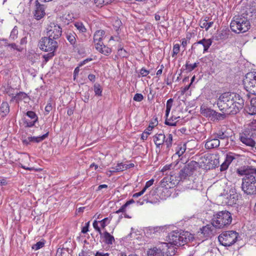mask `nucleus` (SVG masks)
<instances>
[{
    "label": "nucleus",
    "instance_id": "nucleus-1",
    "mask_svg": "<svg viewBox=\"0 0 256 256\" xmlns=\"http://www.w3.org/2000/svg\"><path fill=\"white\" fill-rule=\"evenodd\" d=\"M238 173L244 176L242 184V190L248 195L256 194V169L250 166L238 169Z\"/></svg>",
    "mask_w": 256,
    "mask_h": 256
},
{
    "label": "nucleus",
    "instance_id": "nucleus-2",
    "mask_svg": "<svg viewBox=\"0 0 256 256\" xmlns=\"http://www.w3.org/2000/svg\"><path fill=\"white\" fill-rule=\"evenodd\" d=\"M234 96L232 92H224L219 97L217 105L222 113L226 114H236L232 108L234 106L233 102Z\"/></svg>",
    "mask_w": 256,
    "mask_h": 256
},
{
    "label": "nucleus",
    "instance_id": "nucleus-3",
    "mask_svg": "<svg viewBox=\"0 0 256 256\" xmlns=\"http://www.w3.org/2000/svg\"><path fill=\"white\" fill-rule=\"evenodd\" d=\"M246 16V14H243L233 18L230 24V27L232 32L237 34L243 33L250 28V22Z\"/></svg>",
    "mask_w": 256,
    "mask_h": 256
},
{
    "label": "nucleus",
    "instance_id": "nucleus-4",
    "mask_svg": "<svg viewBox=\"0 0 256 256\" xmlns=\"http://www.w3.org/2000/svg\"><path fill=\"white\" fill-rule=\"evenodd\" d=\"M232 221L231 213L227 210H222L214 214L212 224L216 228H222L230 225Z\"/></svg>",
    "mask_w": 256,
    "mask_h": 256
},
{
    "label": "nucleus",
    "instance_id": "nucleus-5",
    "mask_svg": "<svg viewBox=\"0 0 256 256\" xmlns=\"http://www.w3.org/2000/svg\"><path fill=\"white\" fill-rule=\"evenodd\" d=\"M188 232H182L181 230H176L169 233L167 236V240L171 244L180 246L186 243L188 240Z\"/></svg>",
    "mask_w": 256,
    "mask_h": 256
},
{
    "label": "nucleus",
    "instance_id": "nucleus-6",
    "mask_svg": "<svg viewBox=\"0 0 256 256\" xmlns=\"http://www.w3.org/2000/svg\"><path fill=\"white\" fill-rule=\"evenodd\" d=\"M238 234L235 231H226L221 234L218 237L220 244L224 246H230L238 240Z\"/></svg>",
    "mask_w": 256,
    "mask_h": 256
},
{
    "label": "nucleus",
    "instance_id": "nucleus-7",
    "mask_svg": "<svg viewBox=\"0 0 256 256\" xmlns=\"http://www.w3.org/2000/svg\"><path fill=\"white\" fill-rule=\"evenodd\" d=\"M245 89L250 94L256 95V72L247 73L243 80Z\"/></svg>",
    "mask_w": 256,
    "mask_h": 256
},
{
    "label": "nucleus",
    "instance_id": "nucleus-8",
    "mask_svg": "<svg viewBox=\"0 0 256 256\" xmlns=\"http://www.w3.org/2000/svg\"><path fill=\"white\" fill-rule=\"evenodd\" d=\"M38 46L41 50L44 52L56 51L58 44L56 40L46 36L42 38L39 41Z\"/></svg>",
    "mask_w": 256,
    "mask_h": 256
},
{
    "label": "nucleus",
    "instance_id": "nucleus-9",
    "mask_svg": "<svg viewBox=\"0 0 256 256\" xmlns=\"http://www.w3.org/2000/svg\"><path fill=\"white\" fill-rule=\"evenodd\" d=\"M62 34V28L58 24L50 22L46 28V36L56 40Z\"/></svg>",
    "mask_w": 256,
    "mask_h": 256
},
{
    "label": "nucleus",
    "instance_id": "nucleus-10",
    "mask_svg": "<svg viewBox=\"0 0 256 256\" xmlns=\"http://www.w3.org/2000/svg\"><path fill=\"white\" fill-rule=\"evenodd\" d=\"M220 196L222 200V203L228 206L236 204L238 199V195L234 188H231L228 192L222 194Z\"/></svg>",
    "mask_w": 256,
    "mask_h": 256
},
{
    "label": "nucleus",
    "instance_id": "nucleus-11",
    "mask_svg": "<svg viewBox=\"0 0 256 256\" xmlns=\"http://www.w3.org/2000/svg\"><path fill=\"white\" fill-rule=\"evenodd\" d=\"M196 165H197V163L196 162L192 161L181 170L180 172V180H184L187 176L192 175Z\"/></svg>",
    "mask_w": 256,
    "mask_h": 256
},
{
    "label": "nucleus",
    "instance_id": "nucleus-12",
    "mask_svg": "<svg viewBox=\"0 0 256 256\" xmlns=\"http://www.w3.org/2000/svg\"><path fill=\"white\" fill-rule=\"evenodd\" d=\"M212 38L206 39L205 38L194 42L192 46V50L194 52V50L198 48L199 44H202L204 47L203 53L208 51V48L212 45Z\"/></svg>",
    "mask_w": 256,
    "mask_h": 256
},
{
    "label": "nucleus",
    "instance_id": "nucleus-13",
    "mask_svg": "<svg viewBox=\"0 0 256 256\" xmlns=\"http://www.w3.org/2000/svg\"><path fill=\"white\" fill-rule=\"evenodd\" d=\"M234 96L233 102L234 106L233 110L236 114L240 110L242 109L244 105V100L238 94L232 92Z\"/></svg>",
    "mask_w": 256,
    "mask_h": 256
},
{
    "label": "nucleus",
    "instance_id": "nucleus-14",
    "mask_svg": "<svg viewBox=\"0 0 256 256\" xmlns=\"http://www.w3.org/2000/svg\"><path fill=\"white\" fill-rule=\"evenodd\" d=\"M26 115L27 117L24 119V123L26 124L25 126L27 127L34 126L38 120V117L36 113L33 111H28Z\"/></svg>",
    "mask_w": 256,
    "mask_h": 256
},
{
    "label": "nucleus",
    "instance_id": "nucleus-15",
    "mask_svg": "<svg viewBox=\"0 0 256 256\" xmlns=\"http://www.w3.org/2000/svg\"><path fill=\"white\" fill-rule=\"evenodd\" d=\"M48 132H46L44 134L38 136H28L27 138L22 140V142L26 146L32 143H38L42 142L48 137Z\"/></svg>",
    "mask_w": 256,
    "mask_h": 256
},
{
    "label": "nucleus",
    "instance_id": "nucleus-16",
    "mask_svg": "<svg viewBox=\"0 0 256 256\" xmlns=\"http://www.w3.org/2000/svg\"><path fill=\"white\" fill-rule=\"evenodd\" d=\"M36 10L34 13V17L37 20H40L46 14L44 6L40 4L38 0L35 2Z\"/></svg>",
    "mask_w": 256,
    "mask_h": 256
},
{
    "label": "nucleus",
    "instance_id": "nucleus-17",
    "mask_svg": "<svg viewBox=\"0 0 256 256\" xmlns=\"http://www.w3.org/2000/svg\"><path fill=\"white\" fill-rule=\"evenodd\" d=\"M76 34L74 32H68L66 34V38L72 46L74 49L78 53L80 52V48L82 47L80 44L76 43Z\"/></svg>",
    "mask_w": 256,
    "mask_h": 256
},
{
    "label": "nucleus",
    "instance_id": "nucleus-18",
    "mask_svg": "<svg viewBox=\"0 0 256 256\" xmlns=\"http://www.w3.org/2000/svg\"><path fill=\"white\" fill-rule=\"evenodd\" d=\"M215 226L211 224H207L203 226L200 229L201 234H202L205 238L211 237L215 232Z\"/></svg>",
    "mask_w": 256,
    "mask_h": 256
},
{
    "label": "nucleus",
    "instance_id": "nucleus-19",
    "mask_svg": "<svg viewBox=\"0 0 256 256\" xmlns=\"http://www.w3.org/2000/svg\"><path fill=\"white\" fill-rule=\"evenodd\" d=\"M234 159V154L229 152L224 156V160L220 165V171L226 170L232 161Z\"/></svg>",
    "mask_w": 256,
    "mask_h": 256
},
{
    "label": "nucleus",
    "instance_id": "nucleus-20",
    "mask_svg": "<svg viewBox=\"0 0 256 256\" xmlns=\"http://www.w3.org/2000/svg\"><path fill=\"white\" fill-rule=\"evenodd\" d=\"M96 48L100 53L106 55L108 56L112 52V50L105 45L103 44L102 42H97L96 44Z\"/></svg>",
    "mask_w": 256,
    "mask_h": 256
},
{
    "label": "nucleus",
    "instance_id": "nucleus-21",
    "mask_svg": "<svg viewBox=\"0 0 256 256\" xmlns=\"http://www.w3.org/2000/svg\"><path fill=\"white\" fill-rule=\"evenodd\" d=\"M200 114L212 120L214 114H215V110L206 108V106H201L200 108Z\"/></svg>",
    "mask_w": 256,
    "mask_h": 256
},
{
    "label": "nucleus",
    "instance_id": "nucleus-22",
    "mask_svg": "<svg viewBox=\"0 0 256 256\" xmlns=\"http://www.w3.org/2000/svg\"><path fill=\"white\" fill-rule=\"evenodd\" d=\"M186 148V144L180 142L178 144L175 148V154L174 156H178V157L182 156L185 152Z\"/></svg>",
    "mask_w": 256,
    "mask_h": 256
},
{
    "label": "nucleus",
    "instance_id": "nucleus-23",
    "mask_svg": "<svg viewBox=\"0 0 256 256\" xmlns=\"http://www.w3.org/2000/svg\"><path fill=\"white\" fill-rule=\"evenodd\" d=\"M166 136L164 134H156L154 136V141L157 148L162 145L164 142Z\"/></svg>",
    "mask_w": 256,
    "mask_h": 256
},
{
    "label": "nucleus",
    "instance_id": "nucleus-24",
    "mask_svg": "<svg viewBox=\"0 0 256 256\" xmlns=\"http://www.w3.org/2000/svg\"><path fill=\"white\" fill-rule=\"evenodd\" d=\"M214 22L210 21V18L206 16L204 20H200V26L202 28H204L207 31L212 26Z\"/></svg>",
    "mask_w": 256,
    "mask_h": 256
},
{
    "label": "nucleus",
    "instance_id": "nucleus-25",
    "mask_svg": "<svg viewBox=\"0 0 256 256\" xmlns=\"http://www.w3.org/2000/svg\"><path fill=\"white\" fill-rule=\"evenodd\" d=\"M220 144L219 140L215 137L214 138L208 140L205 144V147L207 149L214 148L218 147Z\"/></svg>",
    "mask_w": 256,
    "mask_h": 256
},
{
    "label": "nucleus",
    "instance_id": "nucleus-26",
    "mask_svg": "<svg viewBox=\"0 0 256 256\" xmlns=\"http://www.w3.org/2000/svg\"><path fill=\"white\" fill-rule=\"evenodd\" d=\"M102 238L104 243L108 246L112 245L115 240L114 236L108 232H105L103 233Z\"/></svg>",
    "mask_w": 256,
    "mask_h": 256
},
{
    "label": "nucleus",
    "instance_id": "nucleus-27",
    "mask_svg": "<svg viewBox=\"0 0 256 256\" xmlns=\"http://www.w3.org/2000/svg\"><path fill=\"white\" fill-rule=\"evenodd\" d=\"M148 256H164L161 248L154 247L148 250L147 252Z\"/></svg>",
    "mask_w": 256,
    "mask_h": 256
},
{
    "label": "nucleus",
    "instance_id": "nucleus-28",
    "mask_svg": "<svg viewBox=\"0 0 256 256\" xmlns=\"http://www.w3.org/2000/svg\"><path fill=\"white\" fill-rule=\"evenodd\" d=\"M105 34V31L102 30H96L94 36V41L96 44L97 42H102L104 36Z\"/></svg>",
    "mask_w": 256,
    "mask_h": 256
},
{
    "label": "nucleus",
    "instance_id": "nucleus-29",
    "mask_svg": "<svg viewBox=\"0 0 256 256\" xmlns=\"http://www.w3.org/2000/svg\"><path fill=\"white\" fill-rule=\"evenodd\" d=\"M228 34L226 31H222L218 32L215 34L212 37V40H215L218 41L220 40L226 39L228 38Z\"/></svg>",
    "mask_w": 256,
    "mask_h": 256
},
{
    "label": "nucleus",
    "instance_id": "nucleus-30",
    "mask_svg": "<svg viewBox=\"0 0 256 256\" xmlns=\"http://www.w3.org/2000/svg\"><path fill=\"white\" fill-rule=\"evenodd\" d=\"M240 139L241 142L246 146L252 147L255 145L254 141L252 138L246 136L245 134H242L240 137Z\"/></svg>",
    "mask_w": 256,
    "mask_h": 256
},
{
    "label": "nucleus",
    "instance_id": "nucleus-31",
    "mask_svg": "<svg viewBox=\"0 0 256 256\" xmlns=\"http://www.w3.org/2000/svg\"><path fill=\"white\" fill-rule=\"evenodd\" d=\"M0 110L2 116L4 117L6 116L10 112L8 104L6 102H2L0 108Z\"/></svg>",
    "mask_w": 256,
    "mask_h": 256
},
{
    "label": "nucleus",
    "instance_id": "nucleus-32",
    "mask_svg": "<svg viewBox=\"0 0 256 256\" xmlns=\"http://www.w3.org/2000/svg\"><path fill=\"white\" fill-rule=\"evenodd\" d=\"M112 168L113 170L109 171L110 174L114 172H122L126 170L125 164L122 162L118 163L115 167H113Z\"/></svg>",
    "mask_w": 256,
    "mask_h": 256
},
{
    "label": "nucleus",
    "instance_id": "nucleus-33",
    "mask_svg": "<svg viewBox=\"0 0 256 256\" xmlns=\"http://www.w3.org/2000/svg\"><path fill=\"white\" fill-rule=\"evenodd\" d=\"M216 135L215 137L218 139H225L230 136V134L226 132V130H218V132L216 133Z\"/></svg>",
    "mask_w": 256,
    "mask_h": 256
},
{
    "label": "nucleus",
    "instance_id": "nucleus-34",
    "mask_svg": "<svg viewBox=\"0 0 256 256\" xmlns=\"http://www.w3.org/2000/svg\"><path fill=\"white\" fill-rule=\"evenodd\" d=\"M220 155L218 153L211 155L210 157L211 162L213 161V163L212 164L214 166H216L220 164Z\"/></svg>",
    "mask_w": 256,
    "mask_h": 256
},
{
    "label": "nucleus",
    "instance_id": "nucleus-35",
    "mask_svg": "<svg viewBox=\"0 0 256 256\" xmlns=\"http://www.w3.org/2000/svg\"><path fill=\"white\" fill-rule=\"evenodd\" d=\"M94 92L95 95L96 96H102V88L100 85L98 83L94 84Z\"/></svg>",
    "mask_w": 256,
    "mask_h": 256
},
{
    "label": "nucleus",
    "instance_id": "nucleus-36",
    "mask_svg": "<svg viewBox=\"0 0 256 256\" xmlns=\"http://www.w3.org/2000/svg\"><path fill=\"white\" fill-rule=\"evenodd\" d=\"M15 98H16V102H18L28 98V96L26 93L20 92L16 94Z\"/></svg>",
    "mask_w": 256,
    "mask_h": 256
},
{
    "label": "nucleus",
    "instance_id": "nucleus-37",
    "mask_svg": "<svg viewBox=\"0 0 256 256\" xmlns=\"http://www.w3.org/2000/svg\"><path fill=\"white\" fill-rule=\"evenodd\" d=\"M225 113L220 114L215 111V114H214L212 120H223L226 118Z\"/></svg>",
    "mask_w": 256,
    "mask_h": 256
},
{
    "label": "nucleus",
    "instance_id": "nucleus-38",
    "mask_svg": "<svg viewBox=\"0 0 256 256\" xmlns=\"http://www.w3.org/2000/svg\"><path fill=\"white\" fill-rule=\"evenodd\" d=\"M74 26L80 31V32L84 33L86 32V29L84 24L81 22H76Z\"/></svg>",
    "mask_w": 256,
    "mask_h": 256
},
{
    "label": "nucleus",
    "instance_id": "nucleus-39",
    "mask_svg": "<svg viewBox=\"0 0 256 256\" xmlns=\"http://www.w3.org/2000/svg\"><path fill=\"white\" fill-rule=\"evenodd\" d=\"M198 64L199 62H198L192 64H189V62L186 61V64H185L186 70H188V72H192L198 66Z\"/></svg>",
    "mask_w": 256,
    "mask_h": 256
},
{
    "label": "nucleus",
    "instance_id": "nucleus-40",
    "mask_svg": "<svg viewBox=\"0 0 256 256\" xmlns=\"http://www.w3.org/2000/svg\"><path fill=\"white\" fill-rule=\"evenodd\" d=\"M60 18L65 24H68L72 20L70 14H63Z\"/></svg>",
    "mask_w": 256,
    "mask_h": 256
},
{
    "label": "nucleus",
    "instance_id": "nucleus-41",
    "mask_svg": "<svg viewBox=\"0 0 256 256\" xmlns=\"http://www.w3.org/2000/svg\"><path fill=\"white\" fill-rule=\"evenodd\" d=\"M18 27L15 26L12 30L10 34V39L11 40H14L18 37Z\"/></svg>",
    "mask_w": 256,
    "mask_h": 256
},
{
    "label": "nucleus",
    "instance_id": "nucleus-42",
    "mask_svg": "<svg viewBox=\"0 0 256 256\" xmlns=\"http://www.w3.org/2000/svg\"><path fill=\"white\" fill-rule=\"evenodd\" d=\"M48 54H44L42 56L44 60V62L46 63L50 60L52 59L55 55L56 51L49 52Z\"/></svg>",
    "mask_w": 256,
    "mask_h": 256
},
{
    "label": "nucleus",
    "instance_id": "nucleus-43",
    "mask_svg": "<svg viewBox=\"0 0 256 256\" xmlns=\"http://www.w3.org/2000/svg\"><path fill=\"white\" fill-rule=\"evenodd\" d=\"M173 102V99L172 98H170L166 102V116H168V114L170 113V110L172 104Z\"/></svg>",
    "mask_w": 256,
    "mask_h": 256
},
{
    "label": "nucleus",
    "instance_id": "nucleus-44",
    "mask_svg": "<svg viewBox=\"0 0 256 256\" xmlns=\"http://www.w3.org/2000/svg\"><path fill=\"white\" fill-rule=\"evenodd\" d=\"M172 134H169L166 139L164 140L165 144L168 148H170L172 146Z\"/></svg>",
    "mask_w": 256,
    "mask_h": 256
},
{
    "label": "nucleus",
    "instance_id": "nucleus-45",
    "mask_svg": "<svg viewBox=\"0 0 256 256\" xmlns=\"http://www.w3.org/2000/svg\"><path fill=\"white\" fill-rule=\"evenodd\" d=\"M118 54L122 58H126L128 56V54L127 52L121 47L118 48Z\"/></svg>",
    "mask_w": 256,
    "mask_h": 256
},
{
    "label": "nucleus",
    "instance_id": "nucleus-46",
    "mask_svg": "<svg viewBox=\"0 0 256 256\" xmlns=\"http://www.w3.org/2000/svg\"><path fill=\"white\" fill-rule=\"evenodd\" d=\"M110 220L111 218L107 217L105 218L99 222L100 223L101 226L102 228H104L108 224L110 223Z\"/></svg>",
    "mask_w": 256,
    "mask_h": 256
},
{
    "label": "nucleus",
    "instance_id": "nucleus-47",
    "mask_svg": "<svg viewBox=\"0 0 256 256\" xmlns=\"http://www.w3.org/2000/svg\"><path fill=\"white\" fill-rule=\"evenodd\" d=\"M168 244L166 242H162L160 244H158V248H160L162 252H163V254L164 255V253L166 252V251L168 248Z\"/></svg>",
    "mask_w": 256,
    "mask_h": 256
},
{
    "label": "nucleus",
    "instance_id": "nucleus-48",
    "mask_svg": "<svg viewBox=\"0 0 256 256\" xmlns=\"http://www.w3.org/2000/svg\"><path fill=\"white\" fill-rule=\"evenodd\" d=\"M158 124V121L157 118L152 119L150 123L148 128H154L155 126Z\"/></svg>",
    "mask_w": 256,
    "mask_h": 256
},
{
    "label": "nucleus",
    "instance_id": "nucleus-49",
    "mask_svg": "<svg viewBox=\"0 0 256 256\" xmlns=\"http://www.w3.org/2000/svg\"><path fill=\"white\" fill-rule=\"evenodd\" d=\"M144 99V96L141 94L136 93L134 97V100L136 102H140Z\"/></svg>",
    "mask_w": 256,
    "mask_h": 256
},
{
    "label": "nucleus",
    "instance_id": "nucleus-50",
    "mask_svg": "<svg viewBox=\"0 0 256 256\" xmlns=\"http://www.w3.org/2000/svg\"><path fill=\"white\" fill-rule=\"evenodd\" d=\"M246 112L250 115L256 114V107L254 106H251L250 107H249L246 110Z\"/></svg>",
    "mask_w": 256,
    "mask_h": 256
},
{
    "label": "nucleus",
    "instance_id": "nucleus-51",
    "mask_svg": "<svg viewBox=\"0 0 256 256\" xmlns=\"http://www.w3.org/2000/svg\"><path fill=\"white\" fill-rule=\"evenodd\" d=\"M44 242H36L32 248L35 250H38L44 246Z\"/></svg>",
    "mask_w": 256,
    "mask_h": 256
},
{
    "label": "nucleus",
    "instance_id": "nucleus-52",
    "mask_svg": "<svg viewBox=\"0 0 256 256\" xmlns=\"http://www.w3.org/2000/svg\"><path fill=\"white\" fill-rule=\"evenodd\" d=\"M154 179H151L148 181L146 182L144 188H142L143 190H144V192L146 191V189L152 186L154 184Z\"/></svg>",
    "mask_w": 256,
    "mask_h": 256
},
{
    "label": "nucleus",
    "instance_id": "nucleus-53",
    "mask_svg": "<svg viewBox=\"0 0 256 256\" xmlns=\"http://www.w3.org/2000/svg\"><path fill=\"white\" fill-rule=\"evenodd\" d=\"M92 225H93V227L95 229V230H96L98 232L100 235H102V234L100 228V227L98 226V222L96 221V220H95L94 222Z\"/></svg>",
    "mask_w": 256,
    "mask_h": 256
},
{
    "label": "nucleus",
    "instance_id": "nucleus-54",
    "mask_svg": "<svg viewBox=\"0 0 256 256\" xmlns=\"http://www.w3.org/2000/svg\"><path fill=\"white\" fill-rule=\"evenodd\" d=\"M165 124L168 126H176V122H174V120L172 119L166 120L165 121Z\"/></svg>",
    "mask_w": 256,
    "mask_h": 256
},
{
    "label": "nucleus",
    "instance_id": "nucleus-55",
    "mask_svg": "<svg viewBox=\"0 0 256 256\" xmlns=\"http://www.w3.org/2000/svg\"><path fill=\"white\" fill-rule=\"evenodd\" d=\"M128 206L125 203L123 204L118 210L116 212V214H119L120 212H124L126 211V208Z\"/></svg>",
    "mask_w": 256,
    "mask_h": 256
},
{
    "label": "nucleus",
    "instance_id": "nucleus-56",
    "mask_svg": "<svg viewBox=\"0 0 256 256\" xmlns=\"http://www.w3.org/2000/svg\"><path fill=\"white\" fill-rule=\"evenodd\" d=\"M140 73L142 76H146L149 74L150 71L146 70V69H145V68H142L140 70Z\"/></svg>",
    "mask_w": 256,
    "mask_h": 256
},
{
    "label": "nucleus",
    "instance_id": "nucleus-57",
    "mask_svg": "<svg viewBox=\"0 0 256 256\" xmlns=\"http://www.w3.org/2000/svg\"><path fill=\"white\" fill-rule=\"evenodd\" d=\"M90 222H88L86 223L85 226L82 228V232L83 234H86L88 231V226H89Z\"/></svg>",
    "mask_w": 256,
    "mask_h": 256
},
{
    "label": "nucleus",
    "instance_id": "nucleus-58",
    "mask_svg": "<svg viewBox=\"0 0 256 256\" xmlns=\"http://www.w3.org/2000/svg\"><path fill=\"white\" fill-rule=\"evenodd\" d=\"M109 254L108 252H103L98 251L94 254V256H109Z\"/></svg>",
    "mask_w": 256,
    "mask_h": 256
},
{
    "label": "nucleus",
    "instance_id": "nucleus-59",
    "mask_svg": "<svg viewBox=\"0 0 256 256\" xmlns=\"http://www.w3.org/2000/svg\"><path fill=\"white\" fill-rule=\"evenodd\" d=\"M94 3L98 6H102L104 3V0H94Z\"/></svg>",
    "mask_w": 256,
    "mask_h": 256
},
{
    "label": "nucleus",
    "instance_id": "nucleus-60",
    "mask_svg": "<svg viewBox=\"0 0 256 256\" xmlns=\"http://www.w3.org/2000/svg\"><path fill=\"white\" fill-rule=\"evenodd\" d=\"M144 192V190H142L140 192L134 194L132 196V197L134 198H138L142 195Z\"/></svg>",
    "mask_w": 256,
    "mask_h": 256
},
{
    "label": "nucleus",
    "instance_id": "nucleus-61",
    "mask_svg": "<svg viewBox=\"0 0 256 256\" xmlns=\"http://www.w3.org/2000/svg\"><path fill=\"white\" fill-rule=\"evenodd\" d=\"M8 47L11 48H13L14 50H17L18 51H20V50L18 48V46L14 43H12V44H8Z\"/></svg>",
    "mask_w": 256,
    "mask_h": 256
},
{
    "label": "nucleus",
    "instance_id": "nucleus-62",
    "mask_svg": "<svg viewBox=\"0 0 256 256\" xmlns=\"http://www.w3.org/2000/svg\"><path fill=\"white\" fill-rule=\"evenodd\" d=\"M52 110V104L50 103L48 104L46 106V108H45V110L46 112H49Z\"/></svg>",
    "mask_w": 256,
    "mask_h": 256
},
{
    "label": "nucleus",
    "instance_id": "nucleus-63",
    "mask_svg": "<svg viewBox=\"0 0 256 256\" xmlns=\"http://www.w3.org/2000/svg\"><path fill=\"white\" fill-rule=\"evenodd\" d=\"M88 78L92 82H94L96 80V76L94 74H90L88 76Z\"/></svg>",
    "mask_w": 256,
    "mask_h": 256
},
{
    "label": "nucleus",
    "instance_id": "nucleus-64",
    "mask_svg": "<svg viewBox=\"0 0 256 256\" xmlns=\"http://www.w3.org/2000/svg\"><path fill=\"white\" fill-rule=\"evenodd\" d=\"M250 106L256 107V96L252 98L250 100Z\"/></svg>",
    "mask_w": 256,
    "mask_h": 256
}]
</instances>
